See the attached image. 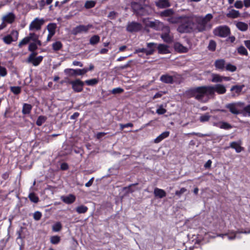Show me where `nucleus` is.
<instances>
[{
    "label": "nucleus",
    "instance_id": "nucleus-41",
    "mask_svg": "<svg viewBox=\"0 0 250 250\" xmlns=\"http://www.w3.org/2000/svg\"><path fill=\"white\" fill-rule=\"evenodd\" d=\"M244 87V85H233L231 88L230 91H235V93L236 94H239L241 91L242 90L243 87Z\"/></svg>",
    "mask_w": 250,
    "mask_h": 250
},
{
    "label": "nucleus",
    "instance_id": "nucleus-48",
    "mask_svg": "<svg viewBox=\"0 0 250 250\" xmlns=\"http://www.w3.org/2000/svg\"><path fill=\"white\" fill-rule=\"evenodd\" d=\"M225 69L227 71L233 72L236 70L237 67L236 66L229 63L226 65Z\"/></svg>",
    "mask_w": 250,
    "mask_h": 250
},
{
    "label": "nucleus",
    "instance_id": "nucleus-11",
    "mask_svg": "<svg viewBox=\"0 0 250 250\" xmlns=\"http://www.w3.org/2000/svg\"><path fill=\"white\" fill-rule=\"evenodd\" d=\"M94 26L92 24H88L86 25H79L74 27L72 30V34L74 35L84 32L87 33L90 29H93Z\"/></svg>",
    "mask_w": 250,
    "mask_h": 250
},
{
    "label": "nucleus",
    "instance_id": "nucleus-3",
    "mask_svg": "<svg viewBox=\"0 0 250 250\" xmlns=\"http://www.w3.org/2000/svg\"><path fill=\"white\" fill-rule=\"evenodd\" d=\"M244 105V103L242 102L232 103L228 104L226 105V107L229 110V111L233 114L238 115L240 113H243L244 115L247 114L249 116H250V104H248L245 106L242 111L240 112L237 108V106H241Z\"/></svg>",
    "mask_w": 250,
    "mask_h": 250
},
{
    "label": "nucleus",
    "instance_id": "nucleus-62",
    "mask_svg": "<svg viewBox=\"0 0 250 250\" xmlns=\"http://www.w3.org/2000/svg\"><path fill=\"white\" fill-rule=\"evenodd\" d=\"M135 53H144L147 55V49L142 48H138L135 51Z\"/></svg>",
    "mask_w": 250,
    "mask_h": 250
},
{
    "label": "nucleus",
    "instance_id": "nucleus-21",
    "mask_svg": "<svg viewBox=\"0 0 250 250\" xmlns=\"http://www.w3.org/2000/svg\"><path fill=\"white\" fill-rule=\"evenodd\" d=\"M155 5L159 8H166L170 6L168 0H158L155 2Z\"/></svg>",
    "mask_w": 250,
    "mask_h": 250
},
{
    "label": "nucleus",
    "instance_id": "nucleus-52",
    "mask_svg": "<svg viewBox=\"0 0 250 250\" xmlns=\"http://www.w3.org/2000/svg\"><path fill=\"white\" fill-rule=\"evenodd\" d=\"M29 40L28 37L24 38L19 43L18 46L20 48L23 45L27 44L29 42Z\"/></svg>",
    "mask_w": 250,
    "mask_h": 250
},
{
    "label": "nucleus",
    "instance_id": "nucleus-14",
    "mask_svg": "<svg viewBox=\"0 0 250 250\" xmlns=\"http://www.w3.org/2000/svg\"><path fill=\"white\" fill-rule=\"evenodd\" d=\"M174 14V11L172 9H167L158 13V15L162 18H167V21L170 23H172V22L169 21V19L178 18V17L173 16Z\"/></svg>",
    "mask_w": 250,
    "mask_h": 250
},
{
    "label": "nucleus",
    "instance_id": "nucleus-13",
    "mask_svg": "<svg viewBox=\"0 0 250 250\" xmlns=\"http://www.w3.org/2000/svg\"><path fill=\"white\" fill-rule=\"evenodd\" d=\"M18 37L19 32L17 30H13L9 35L5 36L2 38V40L5 43L10 44L12 42L17 41Z\"/></svg>",
    "mask_w": 250,
    "mask_h": 250
},
{
    "label": "nucleus",
    "instance_id": "nucleus-9",
    "mask_svg": "<svg viewBox=\"0 0 250 250\" xmlns=\"http://www.w3.org/2000/svg\"><path fill=\"white\" fill-rule=\"evenodd\" d=\"M131 7L133 12L137 15L143 16L147 14L145 7L139 2H131Z\"/></svg>",
    "mask_w": 250,
    "mask_h": 250
},
{
    "label": "nucleus",
    "instance_id": "nucleus-63",
    "mask_svg": "<svg viewBox=\"0 0 250 250\" xmlns=\"http://www.w3.org/2000/svg\"><path fill=\"white\" fill-rule=\"evenodd\" d=\"M69 167H68V165L67 163H62L61 165V169L62 170H67L68 169Z\"/></svg>",
    "mask_w": 250,
    "mask_h": 250
},
{
    "label": "nucleus",
    "instance_id": "nucleus-59",
    "mask_svg": "<svg viewBox=\"0 0 250 250\" xmlns=\"http://www.w3.org/2000/svg\"><path fill=\"white\" fill-rule=\"evenodd\" d=\"M117 15V12H116L115 11H111L109 13L107 17L110 20H114V19H115Z\"/></svg>",
    "mask_w": 250,
    "mask_h": 250
},
{
    "label": "nucleus",
    "instance_id": "nucleus-54",
    "mask_svg": "<svg viewBox=\"0 0 250 250\" xmlns=\"http://www.w3.org/2000/svg\"><path fill=\"white\" fill-rule=\"evenodd\" d=\"M124 91V90L121 88V87H117L113 88L112 91L111 93L113 94H120L123 93Z\"/></svg>",
    "mask_w": 250,
    "mask_h": 250
},
{
    "label": "nucleus",
    "instance_id": "nucleus-38",
    "mask_svg": "<svg viewBox=\"0 0 250 250\" xmlns=\"http://www.w3.org/2000/svg\"><path fill=\"white\" fill-rule=\"evenodd\" d=\"M137 185L138 183L130 184L128 186L124 187L123 189L125 191L126 194H128L134 192V190L132 188V187Z\"/></svg>",
    "mask_w": 250,
    "mask_h": 250
},
{
    "label": "nucleus",
    "instance_id": "nucleus-4",
    "mask_svg": "<svg viewBox=\"0 0 250 250\" xmlns=\"http://www.w3.org/2000/svg\"><path fill=\"white\" fill-rule=\"evenodd\" d=\"M213 18V16L211 14H208L205 17H201L197 21V27L198 31L200 32H204L207 30H209L212 27V24L208 23Z\"/></svg>",
    "mask_w": 250,
    "mask_h": 250
},
{
    "label": "nucleus",
    "instance_id": "nucleus-16",
    "mask_svg": "<svg viewBox=\"0 0 250 250\" xmlns=\"http://www.w3.org/2000/svg\"><path fill=\"white\" fill-rule=\"evenodd\" d=\"M64 72L65 74L70 76H74L78 75H83L86 73V70H83V69H74L72 68H66L64 69Z\"/></svg>",
    "mask_w": 250,
    "mask_h": 250
},
{
    "label": "nucleus",
    "instance_id": "nucleus-43",
    "mask_svg": "<svg viewBox=\"0 0 250 250\" xmlns=\"http://www.w3.org/2000/svg\"><path fill=\"white\" fill-rule=\"evenodd\" d=\"M61 241V237L58 235L52 236L50 237V242L53 245H57Z\"/></svg>",
    "mask_w": 250,
    "mask_h": 250
},
{
    "label": "nucleus",
    "instance_id": "nucleus-5",
    "mask_svg": "<svg viewBox=\"0 0 250 250\" xmlns=\"http://www.w3.org/2000/svg\"><path fill=\"white\" fill-rule=\"evenodd\" d=\"M142 21L146 27L157 31H160L165 25L163 22L159 20H155L154 21H150L149 18H144L143 19Z\"/></svg>",
    "mask_w": 250,
    "mask_h": 250
},
{
    "label": "nucleus",
    "instance_id": "nucleus-34",
    "mask_svg": "<svg viewBox=\"0 0 250 250\" xmlns=\"http://www.w3.org/2000/svg\"><path fill=\"white\" fill-rule=\"evenodd\" d=\"M75 209L77 213L79 214H82L86 213L87 211L88 208L85 206L81 205L78 206Z\"/></svg>",
    "mask_w": 250,
    "mask_h": 250
},
{
    "label": "nucleus",
    "instance_id": "nucleus-33",
    "mask_svg": "<svg viewBox=\"0 0 250 250\" xmlns=\"http://www.w3.org/2000/svg\"><path fill=\"white\" fill-rule=\"evenodd\" d=\"M62 46V43L60 41H57L52 44V49L56 52L60 50Z\"/></svg>",
    "mask_w": 250,
    "mask_h": 250
},
{
    "label": "nucleus",
    "instance_id": "nucleus-55",
    "mask_svg": "<svg viewBox=\"0 0 250 250\" xmlns=\"http://www.w3.org/2000/svg\"><path fill=\"white\" fill-rule=\"evenodd\" d=\"M42 216V213L39 211H35L33 214V218L36 221H38V220H40Z\"/></svg>",
    "mask_w": 250,
    "mask_h": 250
},
{
    "label": "nucleus",
    "instance_id": "nucleus-6",
    "mask_svg": "<svg viewBox=\"0 0 250 250\" xmlns=\"http://www.w3.org/2000/svg\"><path fill=\"white\" fill-rule=\"evenodd\" d=\"M213 33L216 36L226 38L230 34V30L227 25H220L216 27Z\"/></svg>",
    "mask_w": 250,
    "mask_h": 250
},
{
    "label": "nucleus",
    "instance_id": "nucleus-49",
    "mask_svg": "<svg viewBox=\"0 0 250 250\" xmlns=\"http://www.w3.org/2000/svg\"><path fill=\"white\" fill-rule=\"evenodd\" d=\"M210 116L208 113H206L200 117L199 120L202 123L208 122L210 119Z\"/></svg>",
    "mask_w": 250,
    "mask_h": 250
},
{
    "label": "nucleus",
    "instance_id": "nucleus-39",
    "mask_svg": "<svg viewBox=\"0 0 250 250\" xmlns=\"http://www.w3.org/2000/svg\"><path fill=\"white\" fill-rule=\"evenodd\" d=\"M99 82L98 79L94 78L90 80H87L84 82V84L87 85L94 86L97 84Z\"/></svg>",
    "mask_w": 250,
    "mask_h": 250
},
{
    "label": "nucleus",
    "instance_id": "nucleus-51",
    "mask_svg": "<svg viewBox=\"0 0 250 250\" xmlns=\"http://www.w3.org/2000/svg\"><path fill=\"white\" fill-rule=\"evenodd\" d=\"M27 37L29 41H32L33 42L39 38V36L35 33H30Z\"/></svg>",
    "mask_w": 250,
    "mask_h": 250
},
{
    "label": "nucleus",
    "instance_id": "nucleus-31",
    "mask_svg": "<svg viewBox=\"0 0 250 250\" xmlns=\"http://www.w3.org/2000/svg\"><path fill=\"white\" fill-rule=\"evenodd\" d=\"M219 124V125H217V124H215V125L218 126L221 129H224L226 130H229L232 128V125L229 123L225 122H220Z\"/></svg>",
    "mask_w": 250,
    "mask_h": 250
},
{
    "label": "nucleus",
    "instance_id": "nucleus-35",
    "mask_svg": "<svg viewBox=\"0 0 250 250\" xmlns=\"http://www.w3.org/2000/svg\"><path fill=\"white\" fill-rule=\"evenodd\" d=\"M100 40V38L98 35H94L90 38L89 43L90 44L94 45L99 42Z\"/></svg>",
    "mask_w": 250,
    "mask_h": 250
},
{
    "label": "nucleus",
    "instance_id": "nucleus-19",
    "mask_svg": "<svg viewBox=\"0 0 250 250\" xmlns=\"http://www.w3.org/2000/svg\"><path fill=\"white\" fill-rule=\"evenodd\" d=\"M157 49L158 53L160 54H166L170 53L168 46L165 44H159L158 46L157 45Z\"/></svg>",
    "mask_w": 250,
    "mask_h": 250
},
{
    "label": "nucleus",
    "instance_id": "nucleus-26",
    "mask_svg": "<svg viewBox=\"0 0 250 250\" xmlns=\"http://www.w3.org/2000/svg\"><path fill=\"white\" fill-rule=\"evenodd\" d=\"M32 106L30 104L24 103L23 104L22 113L23 115H27L31 113Z\"/></svg>",
    "mask_w": 250,
    "mask_h": 250
},
{
    "label": "nucleus",
    "instance_id": "nucleus-1",
    "mask_svg": "<svg viewBox=\"0 0 250 250\" xmlns=\"http://www.w3.org/2000/svg\"><path fill=\"white\" fill-rule=\"evenodd\" d=\"M169 21L172 24L179 23L177 31L180 33H190L193 31L195 23L191 16L182 15L177 18H171Z\"/></svg>",
    "mask_w": 250,
    "mask_h": 250
},
{
    "label": "nucleus",
    "instance_id": "nucleus-30",
    "mask_svg": "<svg viewBox=\"0 0 250 250\" xmlns=\"http://www.w3.org/2000/svg\"><path fill=\"white\" fill-rule=\"evenodd\" d=\"M236 26L237 28L241 31H246L248 29V25L242 21L238 22L236 23Z\"/></svg>",
    "mask_w": 250,
    "mask_h": 250
},
{
    "label": "nucleus",
    "instance_id": "nucleus-10",
    "mask_svg": "<svg viewBox=\"0 0 250 250\" xmlns=\"http://www.w3.org/2000/svg\"><path fill=\"white\" fill-rule=\"evenodd\" d=\"M43 19L35 18L30 24L29 29L30 31H39L44 23Z\"/></svg>",
    "mask_w": 250,
    "mask_h": 250
},
{
    "label": "nucleus",
    "instance_id": "nucleus-23",
    "mask_svg": "<svg viewBox=\"0 0 250 250\" xmlns=\"http://www.w3.org/2000/svg\"><path fill=\"white\" fill-rule=\"evenodd\" d=\"M166 191L162 189L156 188L154 189V195L155 197L163 198L166 196Z\"/></svg>",
    "mask_w": 250,
    "mask_h": 250
},
{
    "label": "nucleus",
    "instance_id": "nucleus-29",
    "mask_svg": "<svg viewBox=\"0 0 250 250\" xmlns=\"http://www.w3.org/2000/svg\"><path fill=\"white\" fill-rule=\"evenodd\" d=\"M4 21L9 23H13L15 19V16L14 14L12 13H10L6 16H5L4 18Z\"/></svg>",
    "mask_w": 250,
    "mask_h": 250
},
{
    "label": "nucleus",
    "instance_id": "nucleus-47",
    "mask_svg": "<svg viewBox=\"0 0 250 250\" xmlns=\"http://www.w3.org/2000/svg\"><path fill=\"white\" fill-rule=\"evenodd\" d=\"M216 47V43L214 40H210L209 42L208 48L211 51H214Z\"/></svg>",
    "mask_w": 250,
    "mask_h": 250
},
{
    "label": "nucleus",
    "instance_id": "nucleus-40",
    "mask_svg": "<svg viewBox=\"0 0 250 250\" xmlns=\"http://www.w3.org/2000/svg\"><path fill=\"white\" fill-rule=\"evenodd\" d=\"M28 198L33 203H37L39 201V198L34 192L30 193L29 194Z\"/></svg>",
    "mask_w": 250,
    "mask_h": 250
},
{
    "label": "nucleus",
    "instance_id": "nucleus-18",
    "mask_svg": "<svg viewBox=\"0 0 250 250\" xmlns=\"http://www.w3.org/2000/svg\"><path fill=\"white\" fill-rule=\"evenodd\" d=\"M214 66L217 70H224L226 66V62L224 59H218L214 62Z\"/></svg>",
    "mask_w": 250,
    "mask_h": 250
},
{
    "label": "nucleus",
    "instance_id": "nucleus-32",
    "mask_svg": "<svg viewBox=\"0 0 250 250\" xmlns=\"http://www.w3.org/2000/svg\"><path fill=\"white\" fill-rule=\"evenodd\" d=\"M57 25L55 23H50L47 26V29L49 33L55 34Z\"/></svg>",
    "mask_w": 250,
    "mask_h": 250
},
{
    "label": "nucleus",
    "instance_id": "nucleus-27",
    "mask_svg": "<svg viewBox=\"0 0 250 250\" xmlns=\"http://www.w3.org/2000/svg\"><path fill=\"white\" fill-rule=\"evenodd\" d=\"M169 135V131H165L163 132L162 134H161L160 135H159L155 139V143H159L160 142H161L164 139L167 138Z\"/></svg>",
    "mask_w": 250,
    "mask_h": 250
},
{
    "label": "nucleus",
    "instance_id": "nucleus-36",
    "mask_svg": "<svg viewBox=\"0 0 250 250\" xmlns=\"http://www.w3.org/2000/svg\"><path fill=\"white\" fill-rule=\"evenodd\" d=\"M10 89L11 92H12L15 95H19L21 92V88L19 86H10Z\"/></svg>",
    "mask_w": 250,
    "mask_h": 250
},
{
    "label": "nucleus",
    "instance_id": "nucleus-53",
    "mask_svg": "<svg viewBox=\"0 0 250 250\" xmlns=\"http://www.w3.org/2000/svg\"><path fill=\"white\" fill-rule=\"evenodd\" d=\"M38 49V46L35 42L30 43L28 46V50L30 52H33V51H36Z\"/></svg>",
    "mask_w": 250,
    "mask_h": 250
},
{
    "label": "nucleus",
    "instance_id": "nucleus-24",
    "mask_svg": "<svg viewBox=\"0 0 250 250\" xmlns=\"http://www.w3.org/2000/svg\"><path fill=\"white\" fill-rule=\"evenodd\" d=\"M43 57L39 56L31 60H27V61L28 62L32 63L34 66H38L41 63Z\"/></svg>",
    "mask_w": 250,
    "mask_h": 250
},
{
    "label": "nucleus",
    "instance_id": "nucleus-56",
    "mask_svg": "<svg viewBox=\"0 0 250 250\" xmlns=\"http://www.w3.org/2000/svg\"><path fill=\"white\" fill-rule=\"evenodd\" d=\"M166 112L167 110L163 107L162 105H161L156 110V113L159 115L164 114Z\"/></svg>",
    "mask_w": 250,
    "mask_h": 250
},
{
    "label": "nucleus",
    "instance_id": "nucleus-28",
    "mask_svg": "<svg viewBox=\"0 0 250 250\" xmlns=\"http://www.w3.org/2000/svg\"><path fill=\"white\" fill-rule=\"evenodd\" d=\"M240 16V13L238 11L231 9L227 14V17L229 18L235 19Z\"/></svg>",
    "mask_w": 250,
    "mask_h": 250
},
{
    "label": "nucleus",
    "instance_id": "nucleus-20",
    "mask_svg": "<svg viewBox=\"0 0 250 250\" xmlns=\"http://www.w3.org/2000/svg\"><path fill=\"white\" fill-rule=\"evenodd\" d=\"M160 80L161 82L165 83L172 84L174 82L173 77L168 74L162 75Z\"/></svg>",
    "mask_w": 250,
    "mask_h": 250
},
{
    "label": "nucleus",
    "instance_id": "nucleus-50",
    "mask_svg": "<svg viewBox=\"0 0 250 250\" xmlns=\"http://www.w3.org/2000/svg\"><path fill=\"white\" fill-rule=\"evenodd\" d=\"M62 229V225L61 222H58L53 225L52 227V229L55 232H58L60 231Z\"/></svg>",
    "mask_w": 250,
    "mask_h": 250
},
{
    "label": "nucleus",
    "instance_id": "nucleus-57",
    "mask_svg": "<svg viewBox=\"0 0 250 250\" xmlns=\"http://www.w3.org/2000/svg\"><path fill=\"white\" fill-rule=\"evenodd\" d=\"M187 191V189L185 188H182L179 190H176L175 191V195L179 197H181V195Z\"/></svg>",
    "mask_w": 250,
    "mask_h": 250
},
{
    "label": "nucleus",
    "instance_id": "nucleus-45",
    "mask_svg": "<svg viewBox=\"0 0 250 250\" xmlns=\"http://www.w3.org/2000/svg\"><path fill=\"white\" fill-rule=\"evenodd\" d=\"M96 4V1L94 0H87L85 2L84 7L86 9H90L94 7Z\"/></svg>",
    "mask_w": 250,
    "mask_h": 250
},
{
    "label": "nucleus",
    "instance_id": "nucleus-37",
    "mask_svg": "<svg viewBox=\"0 0 250 250\" xmlns=\"http://www.w3.org/2000/svg\"><path fill=\"white\" fill-rule=\"evenodd\" d=\"M222 76L217 74H214L212 75L211 82L212 83H221L222 82Z\"/></svg>",
    "mask_w": 250,
    "mask_h": 250
},
{
    "label": "nucleus",
    "instance_id": "nucleus-42",
    "mask_svg": "<svg viewBox=\"0 0 250 250\" xmlns=\"http://www.w3.org/2000/svg\"><path fill=\"white\" fill-rule=\"evenodd\" d=\"M250 231L249 232H247L246 231H235V232H232L229 234H226V235H228V238L229 240H233L236 238V234L238 233H250Z\"/></svg>",
    "mask_w": 250,
    "mask_h": 250
},
{
    "label": "nucleus",
    "instance_id": "nucleus-8",
    "mask_svg": "<svg viewBox=\"0 0 250 250\" xmlns=\"http://www.w3.org/2000/svg\"><path fill=\"white\" fill-rule=\"evenodd\" d=\"M143 28L141 23L133 21L128 22L126 26V30L129 33H136L140 31Z\"/></svg>",
    "mask_w": 250,
    "mask_h": 250
},
{
    "label": "nucleus",
    "instance_id": "nucleus-22",
    "mask_svg": "<svg viewBox=\"0 0 250 250\" xmlns=\"http://www.w3.org/2000/svg\"><path fill=\"white\" fill-rule=\"evenodd\" d=\"M157 44L154 42H149L146 44L147 56L151 55L153 54L156 48H157Z\"/></svg>",
    "mask_w": 250,
    "mask_h": 250
},
{
    "label": "nucleus",
    "instance_id": "nucleus-44",
    "mask_svg": "<svg viewBox=\"0 0 250 250\" xmlns=\"http://www.w3.org/2000/svg\"><path fill=\"white\" fill-rule=\"evenodd\" d=\"M46 119L47 118L44 116L41 115L39 116L36 123V125L38 126H41L46 121Z\"/></svg>",
    "mask_w": 250,
    "mask_h": 250
},
{
    "label": "nucleus",
    "instance_id": "nucleus-46",
    "mask_svg": "<svg viewBox=\"0 0 250 250\" xmlns=\"http://www.w3.org/2000/svg\"><path fill=\"white\" fill-rule=\"evenodd\" d=\"M237 51H238V53L240 55H245V56L248 55V52L247 51V50L246 49V48L244 46H243L242 45L239 46L237 48Z\"/></svg>",
    "mask_w": 250,
    "mask_h": 250
},
{
    "label": "nucleus",
    "instance_id": "nucleus-2",
    "mask_svg": "<svg viewBox=\"0 0 250 250\" xmlns=\"http://www.w3.org/2000/svg\"><path fill=\"white\" fill-rule=\"evenodd\" d=\"M188 98H194L198 101L203 102L205 97L211 96L209 85H203L190 88L185 92Z\"/></svg>",
    "mask_w": 250,
    "mask_h": 250
},
{
    "label": "nucleus",
    "instance_id": "nucleus-61",
    "mask_svg": "<svg viewBox=\"0 0 250 250\" xmlns=\"http://www.w3.org/2000/svg\"><path fill=\"white\" fill-rule=\"evenodd\" d=\"M234 7L238 9H241L243 7V3L241 0H237L234 3Z\"/></svg>",
    "mask_w": 250,
    "mask_h": 250
},
{
    "label": "nucleus",
    "instance_id": "nucleus-12",
    "mask_svg": "<svg viewBox=\"0 0 250 250\" xmlns=\"http://www.w3.org/2000/svg\"><path fill=\"white\" fill-rule=\"evenodd\" d=\"M211 96H213L216 92L218 94H224L226 91V87L221 84H216L214 85H209Z\"/></svg>",
    "mask_w": 250,
    "mask_h": 250
},
{
    "label": "nucleus",
    "instance_id": "nucleus-25",
    "mask_svg": "<svg viewBox=\"0 0 250 250\" xmlns=\"http://www.w3.org/2000/svg\"><path fill=\"white\" fill-rule=\"evenodd\" d=\"M230 147L234 149L236 152L240 153L244 148L240 146V144L236 142H232L230 143Z\"/></svg>",
    "mask_w": 250,
    "mask_h": 250
},
{
    "label": "nucleus",
    "instance_id": "nucleus-15",
    "mask_svg": "<svg viewBox=\"0 0 250 250\" xmlns=\"http://www.w3.org/2000/svg\"><path fill=\"white\" fill-rule=\"evenodd\" d=\"M72 83V88L74 92L79 93L83 91L84 85V82L79 79H76Z\"/></svg>",
    "mask_w": 250,
    "mask_h": 250
},
{
    "label": "nucleus",
    "instance_id": "nucleus-17",
    "mask_svg": "<svg viewBox=\"0 0 250 250\" xmlns=\"http://www.w3.org/2000/svg\"><path fill=\"white\" fill-rule=\"evenodd\" d=\"M62 200L67 204H71L76 200V196L72 194H70L67 196H62L61 197Z\"/></svg>",
    "mask_w": 250,
    "mask_h": 250
},
{
    "label": "nucleus",
    "instance_id": "nucleus-7",
    "mask_svg": "<svg viewBox=\"0 0 250 250\" xmlns=\"http://www.w3.org/2000/svg\"><path fill=\"white\" fill-rule=\"evenodd\" d=\"M160 30L162 31L160 37L163 41L167 43H171L173 40V37L170 34V27L167 25H165L164 27H163Z\"/></svg>",
    "mask_w": 250,
    "mask_h": 250
},
{
    "label": "nucleus",
    "instance_id": "nucleus-60",
    "mask_svg": "<svg viewBox=\"0 0 250 250\" xmlns=\"http://www.w3.org/2000/svg\"><path fill=\"white\" fill-rule=\"evenodd\" d=\"M120 126L121 130H123L124 128H125V127H133V124L131 123H127L125 124H120Z\"/></svg>",
    "mask_w": 250,
    "mask_h": 250
},
{
    "label": "nucleus",
    "instance_id": "nucleus-58",
    "mask_svg": "<svg viewBox=\"0 0 250 250\" xmlns=\"http://www.w3.org/2000/svg\"><path fill=\"white\" fill-rule=\"evenodd\" d=\"M7 74V71L6 69L3 66L0 67V76L1 77H5Z\"/></svg>",
    "mask_w": 250,
    "mask_h": 250
},
{
    "label": "nucleus",
    "instance_id": "nucleus-64",
    "mask_svg": "<svg viewBox=\"0 0 250 250\" xmlns=\"http://www.w3.org/2000/svg\"><path fill=\"white\" fill-rule=\"evenodd\" d=\"M37 54L38 53L36 51H33V52H31V53L28 56L27 60H31L32 58L36 57Z\"/></svg>",
    "mask_w": 250,
    "mask_h": 250
}]
</instances>
